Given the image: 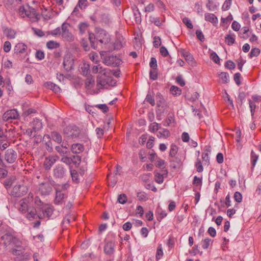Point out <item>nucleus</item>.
I'll use <instances>...</instances> for the list:
<instances>
[{
	"label": "nucleus",
	"instance_id": "2f4dec72",
	"mask_svg": "<svg viewBox=\"0 0 261 261\" xmlns=\"http://www.w3.org/2000/svg\"><path fill=\"white\" fill-rule=\"evenodd\" d=\"M89 39L90 40L91 47L96 49L97 48V45L95 44L96 42V33L94 34L93 33L89 34Z\"/></svg>",
	"mask_w": 261,
	"mask_h": 261
},
{
	"label": "nucleus",
	"instance_id": "f03ea898",
	"mask_svg": "<svg viewBox=\"0 0 261 261\" xmlns=\"http://www.w3.org/2000/svg\"><path fill=\"white\" fill-rule=\"evenodd\" d=\"M18 209L22 214H26L27 218L31 220L40 217L37 214V212L34 207L29 206L27 200L23 199L21 200L18 204Z\"/></svg>",
	"mask_w": 261,
	"mask_h": 261
},
{
	"label": "nucleus",
	"instance_id": "f257e3e1",
	"mask_svg": "<svg viewBox=\"0 0 261 261\" xmlns=\"http://www.w3.org/2000/svg\"><path fill=\"white\" fill-rule=\"evenodd\" d=\"M93 73H98L97 77V87L98 89L105 86H115L116 81L112 77V71L108 68H104L100 65L94 66L92 69Z\"/></svg>",
	"mask_w": 261,
	"mask_h": 261
},
{
	"label": "nucleus",
	"instance_id": "e2e57ef3",
	"mask_svg": "<svg viewBox=\"0 0 261 261\" xmlns=\"http://www.w3.org/2000/svg\"><path fill=\"white\" fill-rule=\"evenodd\" d=\"M150 67L151 69H156L157 67V63L156 60L155 58L152 57L150 59V62L149 63Z\"/></svg>",
	"mask_w": 261,
	"mask_h": 261
},
{
	"label": "nucleus",
	"instance_id": "7ed1b4c3",
	"mask_svg": "<svg viewBox=\"0 0 261 261\" xmlns=\"http://www.w3.org/2000/svg\"><path fill=\"white\" fill-rule=\"evenodd\" d=\"M55 181L48 179L39 185V191L42 195H48L52 191V187H54Z\"/></svg>",
	"mask_w": 261,
	"mask_h": 261
},
{
	"label": "nucleus",
	"instance_id": "bf43d9fd",
	"mask_svg": "<svg viewBox=\"0 0 261 261\" xmlns=\"http://www.w3.org/2000/svg\"><path fill=\"white\" fill-rule=\"evenodd\" d=\"M182 21H183L184 23H185L186 25L187 28L191 29L193 28V25L191 22V21L188 18L184 17L182 19Z\"/></svg>",
	"mask_w": 261,
	"mask_h": 261
},
{
	"label": "nucleus",
	"instance_id": "dca6fc26",
	"mask_svg": "<svg viewBox=\"0 0 261 261\" xmlns=\"http://www.w3.org/2000/svg\"><path fill=\"white\" fill-rule=\"evenodd\" d=\"M67 198V195L65 193L56 192V197L54 200V203L57 205L62 204L65 199Z\"/></svg>",
	"mask_w": 261,
	"mask_h": 261
},
{
	"label": "nucleus",
	"instance_id": "8fccbe9b",
	"mask_svg": "<svg viewBox=\"0 0 261 261\" xmlns=\"http://www.w3.org/2000/svg\"><path fill=\"white\" fill-rule=\"evenodd\" d=\"M145 100L149 102L152 106L155 105V100L153 96L149 93L147 94L145 98Z\"/></svg>",
	"mask_w": 261,
	"mask_h": 261
},
{
	"label": "nucleus",
	"instance_id": "a878e982",
	"mask_svg": "<svg viewBox=\"0 0 261 261\" xmlns=\"http://www.w3.org/2000/svg\"><path fill=\"white\" fill-rule=\"evenodd\" d=\"M114 244L112 242H108L105 246L104 251L108 255H110L113 253Z\"/></svg>",
	"mask_w": 261,
	"mask_h": 261
},
{
	"label": "nucleus",
	"instance_id": "5fc2aeb1",
	"mask_svg": "<svg viewBox=\"0 0 261 261\" xmlns=\"http://www.w3.org/2000/svg\"><path fill=\"white\" fill-rule=\"evenodd\" d=\"M160 124L156 122L152 123L149 126V129L153 132L160 129Z\"/></svg>",
	"mask_w": 261,
	"mask_h": 261
},
{
	"label": "nucleus",
	"instance_id": "69168bd1",
	"mask_svg": "<svg viewBox=\"0 0 261 261\" xmlns=\"http://www.w3.org/2000/svg\"><path fill=\"white\" fill-rule=\"evenodd\" d=\"M211 59L216 63L218 64L220 62V59L217 54L213 52L211 54Z\"/></svg>",
	"mask_w": 261,
	"mask_h": 261
},
{
	"label": "nucleus",
	"instance_id": "13d9d810",
	"mask_svg": "<svg viewBox=\"0 0 261 261\" xmlns=\"http://www.w3.org/2000/svg\"><path fill=\"white\" fill-rule=\"evenodd\" d=\"M70 174H71V176L72 180L74 182H78L79 179H78V174H77V172L75 170H71Z\"/></svg>",
	"mask_w": 261,
	"mask_h": 261
},
{
	"label": "nucleus",
	"instance_id": "58836bf2",
	"mask_svg": "<svg viewBox=\"0 0 261 261\" xmlns=\"http://www.w3.org/2000/svg\"><path fill=\"white\" fill-rule=\"evenodd\" d=\"M174 121V117L172 115H169L167 119L164 121L163 125L165 126H169L170 124L173 123Z\"/></svg>",
	"mask_w": 261,
	"mask_h": 261
},
{
	"label": "nucleus",
	"instance_id": "aec40b11",
	"mask_svg": "<svg viewBox=\"0 0 261 261\" xmlns=\"http://www.w3.org/2000/svg\"><path fill=\"white\" fill-rule=\"evenodd\" d=\"M48 139L51 138L54 141L58 143H61L62 141V137L61 135L57 132H53L50 134V137L49 135H46Z\"/></svg>",
	"mask_w": 261,
	"mask_h": 261
},
{
	"label": "nucleus",
	"instance_id": "6ab92c4d",
	"mask_svg": "<svg viewBox=\"0 0 261 261\" xmlns=\"http://www.w3.org/2000/svg\"><path fill=\"white\" fill-rule=\"evenodd\" d=\"M69 187V185L68 183L64 184H54V188L56 192L58 193H65V191Z\"/></svg>",
	"mask_w": 261,
	"mask_h": 261
},
{
	"label": "nucleus",
	"instance_id": "9b49d317",
	"mask_svg": "<svg viewBox=\"0 0 261 261\" xmlns=\"http://www.w3.org/2000/svg\"><path fill=\"white\" fill-rule=\"evenodd\" d=\"M19 116L18 112L15 109L10 110L6 111L3 116L4 121H8L12 119H16Z\"/></svg>",
	"mask_w": 261,
	"mask_h": 261
},
{
	"label": "nucleus",
	"instance_id": "49530a36",
	"mask_svg": "<svg viewBox=\"0 0 261 261\" xmlns=\"http://www.w3.org/2000/svg\"><path fill=\"white\" fill-rule=\"evenodd\" d=\"M251 163L252 167H254L256 164V163L258 160V156L256 155L253 151H252L251 152Z\"/></svg>",
	"mask_w": 261,
	"mask_h": 261
},
{
	"label": "nucleus",
	"instance_id": "a19ab883",
	"mask_svg": "<svg viewBox=\"0 0 261 261\" xmlns=\"http://www.w3.org/2000/svg\"><path fill=\"white\" fill-rule=\"evenodd\" d=\"M195 166L198 172H201L203 170V168L200 159L197 158L195 164Z\"/></svg>",
	"mask_w": 261,
	"mask_h": 261
},
{
	"label": "nucleus",
	"instance_id": "412c9836",
	"mask_svg": "<svg viewBox=\"0 0 261 261\" xmlns=\"http://www.w3.org/2000/svg\"><path fill=\"white\" fill-rule=\"evenodd\" d=\"M31 126L35 132L38 131L42 127V123L38 119H34L31 123Z\"/></svg>",
	"mask_w": 261,
	"mask_h": 261
},
{
	"label": "nucleus",
	"instance_id": "a211bd4d",
	"mask_svg": "<svg viewBox=\"0 0 261 261\" xmlns=\"http://www.w3.org/2000/svg\"><path fill=\"white\" fill-rule=\"evenodd\" d=\"M84 150V146L80 143H75L71 146V150L73 153L79 154L82 152Z\"/></svg>",
	"mask_w": 261,
	"mask_h": 261
},
{
	"label": "nucleus",
	"instance_id": "4d7b16f0",
	"mask_svg": "<svg viewBox=\"0 0 261 261\" xmlns=\"http://www.w3.org/2000/svg\"><path fill=\"white\" fill-rule=\"evenodd\" d=\"M231 4V0H226L222 7L223 11H226L230 8Z\"/></svg>",
	"mask_w": 261,
	"mask_h": 261
},
{
	"label": "nucleus",
	"instance_id": "6e6d98bb",
	"mask_svg": "<svg viewBox=\"0 0 261 261\" xmlns=\"http://www.w3.org/2000/svg\"><path fill=\"white\" fill-rule=\"evenodd\" d=\"M137 197L141 201H146L147 199L146 193L143 192H138Z\"/></svg>",
	"mask_w": 261,
	"mask_h": 261
},
{
	"label": "nucleus",
	"instance_id": "c03bdc74",
	"mask_svg": "<svg viewBox=\"0 0 261 261\" xmlns=\"http://www.w3.org/2000/svg\"><path fill=\"white\" fill-rule=\"evenodd\" d=\"M149 21L153 23L155 25L158 27H160L162 23L160 20V18L159 17H154L153 16H150L149 17Z\"/></svg>",
	"mask_w": 261,
	"mask_h": 261
},
{
	"label": "nucleus",
	"instance_id": "9d476101",
	"mask_svg": "<svg viewBox=\"0 0 261 261\" xmlns=\"http://www.w3.org/2000/svg\"><path fill=\"white\" fill-rule=\"evenodd\" d=\"M66 173V169L62 165H57L53 169V176L55 178H62Z\"/></svg>",
	"mask_w": 261,
	"mask_h": 261
},
{
	"label": "nucleus",
	"instance_id": "f3484780",
	"mask_svg": "<svg viewBox=\"0 0 261 261\" xmlns=\"http://www.w3.org/2000/svg\"><path fill=\"white\" fill-rule=\"evenodd\" d=\"M6 167L4 162L2 159L1 153H0V178H5L8 175V171L5 168Z\"/></svg>",
	"mask_w": 261,
	"mask_h": 261
},
{
	"label": "nucleus",
	"instance_id": "ea45409f",
	"mask_svg": "<svg viewBox=\"0 0 261 261\" xmlns=\"http://www.w3.org/2000/svg\"><path fill=\"white\" fill-rule=\"evenodd\" d=\"M81 72L84 75H87L90 72V66L89 64H84L81 67Z\"/></svg>",
	"mask_w": 261,
	"mask_h": 261
},
{
	"label": "nucleus",
	"instance_id": "6e6552de",
	"mask_svg": "<svg viewBox=\"0 0 261 261\" xmlns=\"http://www.w3.org/2000/svg\"><path fill=\"white\" fill-rule=\"evenodd\" d=\"M21 242L16 237L13 239L12 243L11 244L14 245L16 248L12 250V254L15 255H19L24 252V248L21 246Z\"/></svg>",
	"mask_w": 261,
	"mask_h": 261
},
{
	"label": "nucleus",
	"instance_id": "052dcab7",
	"mask_svg": "<svg viewBox=\"0 0 261 261\" xmlns=\"http://www.w3.org/2000/svg\"><path fill=\"white\" fill-rule=\"evenodd\" d=\"M211 242L212 240L208 238L203 240L202 241V248L204 249H207Z\"/></svg>",
	"mask_w": 261,
	"mask_h": 261
},
{
	"label": "nucleus",
	"instance_id": "09e8293b",
	"mask_svg": "<svg viewBox=\"0 0 261 261\" xmlns=\"http://www.w3.org/2000/svg\"><path fill=\"white\" fill-rule=\"evenodd\" d=\"M71 219L74 220L75 219V216L73 215H68L64 218L63 223L64 224H69Z\"/></svg>",
	"mask_w": 261,
	"mask_h": 261
},
{
	"label": "nucleus",
	"instance_id": "7c9ffc66",
	"mask_svg": "<svg viewBox=\"0 0 261 261\" xmlns=\"http://www.w3.org/2000/svg\"><path fill=\"white\" fill-rule=\"evenodd\" d=\"M26 46L22 43H18L14 47V53L16 54L23 53L25 50Z\"/></svg>",
	"mask_w": 261,
	"mask_h": 261
},
{
	"label": "nucleus",
	"instance_id": "423d86ee",
	"mask_svg": "<svg viewBox=\"0 0 261 261\" xmlns=\"http://www.w3.org/2000/svg\"><path fill=\"white\" fill-rule=\"evenodd\" d=\"M102 59L103 63L108 66H119L122 62L120 59L113 55L104 57Z\"/></svg>",
	"mask_w": 261,
	"mask_h": 261
},
{
	"label": "nucleus",
	"instance_id": "37998d69",
	"mask_svg": "<svg viewBox=\"0 0 261 261\" xmlns=\"http://www.w3.org/2000/svg\"><path fill=\"white\" fill-rule=\"evenodd\" d=\"M225 42L228 45H231L233 44L234 42L235 39L234 38L230 35H227L225 37Z\"/></svg>",
	"mask_w": 261,
	"mask_h": 261
},
{
	"label": "nucleus",
	"instance_id": "1a4fd4ad",
	"mask_svg": "<svg viewBox=\"0 0 261 261\" xmlns=\"http://www.w3.org/2000/svg\"><path fill=\"white\" fill-rule=\"evenodd\" d=\"M17 158V154L13 149H8L5 151L4 158L8 163L12 164L14 163Z\"/></svg>",
	"mask_w": 261,
	"mask_h": 261
},
{
	"label": "nucleus",
	"instance_id": "0eeeda50",
	"mask_svg": "<svg viewBox=\"0 0 261 261\" xmlns=\"http://www.w3.org/2000/svg\"><path fill=\"white\" fill-rule=\"evenodd\" d=\"M28 188L24 185H15L11 192V194L14 197H21L27 192Z\"/></svg>",
	"mask_w": 261,
	"mask_h": 261
},
{
	"label": "nucleus",
	"instance_id": "a18cd8bd",
	"mask_svg": "<svg viewBox=\"0 0 261 261\" xmlns=\"http://www.w3.org/2000/svg\"><path fill=\"white\" fill-rule=\"evenodd\" d=\"M163 255V251L162 249V245L160 244L159 245L156 253V260H159L162 258Z\"/></svg>",
	"mask_w": 261,
	"mask_h": 261
},
{
	"label": "nucleus",
	"instance_id": "39448f33",
	"mask_svg": "<svg viewBox=\"0 0 261 261\" xmlns=\"http://www.w3.org/2000/svg\"><path fill=\"white\" fill-rule=\"evenodd\" d=\"M69 27L70 25L67 23L64 22L62 24L61 37L64 40L71 42L74 40V37L69 30Z\"/></svg>",
	"mask_w": 261,
	"mask_h": 261
},
{
	"label": "nucleus",
	"instance_id": "c85d7f7f",
	"mask_svg": "<svg viewBox=\"0 0 261 261\" xmlns=\"http://www.w3.org/2000/svg\"><path fill=\"white\" fill-rule=\"evenodd\" d=\"M170 134L168 130L160 128V130L158 132L157 136L160 138H167L170 136Z\"/></svg>",
	"mask_w": 261,
	"mask_h": 261
},
{
	"label": "nucleus",
	"instance_id": "4468645a",
	"mask_svg": "<svg viewBox=\"0 0 261 261\" xmlns=\"http://www.w3.org/2000/svg\"><path fill=\"white\" fill-rule=\"evenodd\" d=\"M56 161L57 157L54 156H49L46 158L43 163L44 168L46 170H49Z\"/></svg>",
	"mask_w": 261,
	"mask_h": 261
},
{
	"label": "nucleus",
	"instance_id": "680f3d73",
	"mask_svg": "<svg viewBox=\"0 0 261 261\" xmlns=\"http://www.w3.org/2000/svg\"><path fill=\"white\" fill-rule=\"evenodd\" d=\"M150 78L152 80L158 79V73L156 69H151L149 72Z\"/></svg>",
	"mask_w": 261,
	"mask_h": 261
},
{
	"label": "nucleus",
	"instance_id": "2eb2a0df",
	"mask_svg": "<svg viewBox=\"0 0 261 261\" xmlns=\"http://www.w3.org/2000/svg\"><path fill=\"white\" fill-rule=\"evenodd\" d=\"M14 238L12 233L9 231L1 237V240L4 241L5 245H9L12 243Z\"/></svg>",
	"mask_w": 261,
	"mask_h": 261
},
{
	"label": "nucleus",
	"instance_id": "b1692460",
	"mask_svg": "<svg viewBox=\"0 0 261 261\" xmlns=\"http://www.w3.org/2000/svg\"><path fill=\"white\" fill-rule=\"evenodd\" d=\"M44 86L47 88L52 90L55 93H58V92H60V90H61L60 88L57 85H56L50 82H46L44 84Z\"/></svg>",
	"mask_w": 261,
	"mask_h": 261
},
{
	"label": "nucleus",
	"instance_id": "603ef678",
	"mask_svg": "<svg viewBox=\"0 0 261 261\" xmlns=\"http://www.w3.org/2000/svg\"><path fill=\"white\" fill-rule=\"evenodd\" d=\"M118 201L120 203L124 204L127 201V197L125 194H121L119 195Z\"/></svg>",
	"mask_w": 261,
	"mask_h": 261
},
{
	"label": "nucleus",
	"instance_id": "79ce46f5",
	"mask_svg": "<svg viewBox=\"0 0 261 261\" xmlns=\"http://www.w3.org/2000/svg\"><path fill=\"white\" fill-rule=\"evenodd\" d=\"M19 15L22 17H24L25 16L29 17L30 16V14L27 13V10L25 9L24 6H21L19 8Z\"/></svg>",
	"mask_w": 261,
	"mask_h": 261
},
{
	"label": "nucleus",
	"instance_id": "ddd939ff",
	"mask_svg": "<svg viewBox=\"0 0 261 261\" xmlns=\"http://www.w3.org/2000/svg\"><path fill=\"white\" fill-rule=\"evenodd\" d=\"M63 66L65 69L69 71L73 69L74 66V61L70 55L65 56L64 58Z\"/></svg>",
	"mask_w": 261,
	"mask_h": 261
},
{
	"label": "nucleus",
	"instance_id": "20e7f679",
	"mask_svg": "<svg viewBox=\"0 0 261 261\" xmlns=\"http://www.w3.org/2000/svg\"><path fill=\"white\" fill-rule=\"evenodd\" d=\"M111 39L109 34L104 30L99 29L96 32V42H99L102 44H108Z\"/></svg>",
	"mask_w": 261,
	"mask_h": 261
},
{
	"label": "nucleus",
	"instance_id": "393cba45",
	"mask_svg": "<svg viewBox=\"0 0 261 261\" xmlns=\"http://www.w3.org/2000/svg\"><path fill=\"white\" fill-rule=\"evenodd\" d=\"M206 7L208 10L214 11L218 9V4L214 0H208Z\"/></svg>",
	"mask_w": 261,
	"mask_h": 261
},
{
	"label": "nucleus",
	"instance_id": "4be33fe9",
	"mask_svg": "<svg viewBox=\"0 0 261 261\" xmlns=\"http://www.w3.org/2000/svg\"><path fill=\"white\" fill-rule=\"evenodd\" d=\"M205 20L211 22L214 25H216L218 21L217 17L214 14L208 13L205 14Z\"/></svg>",
	"mask_w": 261,
	"mask_h": 261
},
{
	"label": "nucleus",
	"instance_id": "de8ad7c7",
	"mask_svg": "<svg viewBox=\"0 0 261 261\" xmlns=\"http://www.w3.org/2000/svg\"><path fill=\"white\" fill-rule=\"evenodd\" d=\"M171 93L174 95H180L181 90L177 87L172 86L170 89Z\"/></svg>",
	"mask_w": 261,
	"mask_h": 261
},
{
	"label": "nucleus",
	"instance_id": "4c0bfd02",
	"mask_svg": "<svg viewBox=\"0 0 261 261\" xmlns=\"http://www.w3.org/2000/svg\"><path fill=\"white\" fill-rule=\"evenodd\" d=\"M156 98L157 99V105L159 107H163V104L165 102V99L163 97V96L160 93H158L156 95Z\"/></svg>",
	"mask_w": 261,
	"mask_h": 261
},
{
	"label": "nucleus",
	"instance_id": "864d4df0",
	"mask_svg": "<svg viewBox=\"0 0 261 261\" xmlns=\"http://www.w3.org/2000/svg\"><path fill=\"white\" fill-rule=\"evenodd\" d=\"M56 151L61 155L67 154L68 151L67 150L62 148L61 146H57L55 147Z\"/></svg>",
	"mask_w": 261,
	"mask_h": 261
},
{
	"label": "nucleus",
	"instance_id": "5701e85b",
	"mask_svg": "<svg viewBox=\"0 0 261 261\" xmlns=\"http://www.w3.org/2000/svg\"><path fill=\"white\" fill-rule=\"evenodd\" d=\"M81 130L80 128L76 126H73L71 127L70 134L68 137L72 138H75L80 136Z\"/></svg>",
	"mask_w": 261,
	"mask_h": 261
},
{
	"label": "nucleus",
	"instance_id": "72a5a7b5",
	"mask_svg": "<svg viewBox=\"0 0 261 261\" xmlns=\"http://www.w3.org/2000/svg\"><path fill=\"white\" fill-rule=\"evenodd\" d=\"M14 180L15 178L13 177H10L5 180L3 182L5 187L7 189L10 188L12 185Z\"/></svg>",
	"mask_w": 261,
	"mask_h": 261
},
{
	"label": "nucleus",
	"instance_id": "0e129e2a",
	"mask_svg": "<svg viewBox=\"0 0 261 261\" xmlns=\"http://www.w3.org/2000/svg\"><path fill=\"white\" fill-rule=\"evenodd\" d=\"M234 199L237 202H241L242 200V195L239 192H236L234 194Z\"/></svg>",
	"mask_w": 261,
	"mask_h": 261
},
{
	"label": "nucleus",
	"instance_id": "c9c22d12",
	"mask_svg": "<svg viewBox=\"0 0 261 261\" xmlns=\"http://www.w3.org/2000/svg\"><path fill=\"white\" fill-rule=\"evenodd\" d=\"M60 44L56 41H49L47 42L46 46L48 49H53L59 47Z\"/></svg>",
	"mask_w": 261,
	"mask_h": 261
},
{
	"label": "nucleus",
	"instance_id": "cd10ccee",
	"mask_svg": "<svg viewBox=\"0 0 261 261\" xmlns=\"http://www.w3.org/2000/svg\"><path fill=\"white\" fill-rule=\"evenodd\" d=\"M4 33L9 39H14L15 37L16 32L11 28L5 29Z\"/></svg>",
	"mask_w": 261,
	"mask_h": 261
},
{
	"label": "nucleus",
	"instance_id": "bb28decb",
	"mask_svg": "<svg viewBox=\"0 0 261 261\" xmlns=\"http://www.w3.org/2000/svg\"><path fill=\"white\" fill-rule=\"evenodd\" d=\"M44 216H46L47 218H49L53 214L54 210L53 207L49 206H45L41 207Z\"/></svg>",
	"mask_w": 261,
	"mask_h": 261
},
{
	"label": "nucleus",
	"instance_id": "338daca9",
	"mask_svg": "<svg viewBox=\"0 0 261 261\" xmlns=\"http://www.w3.org/2000/svg\"><path fill=\"white\" fill-rule=\"evenodd\" d=\"M62 33V28L60 29L59 27L56 28V29L51 31L50 32V34L53 36H58L61 35V36Z\"/></svg>",
	"mask_w": 261,
	"mask_h": 261
},
{
	"label": "nucleus",
	"instance_id": "3c124183",
	"mask_svg": "<svg viewBox=\"0 0 261 261\" xmlns=\"http://www.w3.org/2000/svg\"><path fill=\"white\" fill-rule=\"evenodd\" d=\"M260 53V50L257 48H253L251 49L249 56L250 58L257 57Z\"/></svg>",
	"mask_w": 261,
	"mask_h": 261
},
{
	"label": "nucleus",
	"instance_id": "f8f14e48",
	"mask_svg": "<svg viewBox=\"0 0 261 261\" xmlns=\"http://www.w3.org/2000/svg\"><path fill=\"white\" fill-rule=\"evenodd\" d=\"M154 174L155 181L158 184H162L164 178L167 175L168 171L167 170L163 168L160 171H155Z\"/></svg>",
	"mask_w": 261,
	"mask_h": 261
},
{
	"label": "nucleus",
	"instance_id": "c756f323",
	"mask_svg": "<svg viewBox=\"0 0 261 261\" xmlns=\"http://www.w3.org/2000/svg\"><path fill=\"white\" fill-rule=\"evenodd\" d=\"M85 83L87 88H92L93 87L95 83V80L94 77L91 75L88 76L85 80Z\"/></svg>",
	"mask_w": 261,
	"mask_h": 261
},
{
	"label": "nucleus",
	"instance_id": "f704fd0d",
	"mask_svg": "<svg viewBox=\"0 0 261 261\" xmlns=\"http://www.w3.org/2000/svg\"><path fill=\"white\" fill-rule=\"evenodd\" d=\"M219 76L221 79L222 83L224 84L228 83L229 81V75L226 72H221L219 74Z\"/></svg>",
	"mask_w": 261,
	"mask_h": 261
},
{
	"label": "nucleus",
	"instance_id": "473e14b6",
	"mask_svg": "<svg viewBox=\"0 0 261 261\" xmlns=\"http://www.w3.org/2000/svg\"><path fill=\"white\" fill-rule=\"evenodd\" d=\"M88 26V24L86 22H81L79 24L78 28L79 29L80 35H82L86 33L87 31Z\"/></svg>",
	"mask_w": 261,
	"mask_h": 261
},
{
	"label": "nucleus",
	"instance_id": "e433bc0d",
	"mask_svg": "<svg viewBox=\"0 0 261 261\" xmlns=\"http://www.w3.org/2000/svg\"><path fill=\"white\" fill-rule=\"evenodd\" d=\"M178 151V147L174 144H171L170 146V149L169 152V155L170 156L173 158L175 156V155L176 154L177 152Z\"/></svg>",
	"mask_w": 261,
	"mask_h": 261
},
{
	"label": "nucleus",
	"instance_id": "774afa93",
	"mask_svg": "<svg viewBox=\"0 0 261 261\" xmlns=\"http://www.w3.org/2000/svg\"><path fill=\"white\" fill-rule=\"evenodd\" d=\"M225 66L228 69H233L235 68L236 65L232 61L228 60L225 63Z\"/></svg>",
	"mask_w": 261,
	"mask_h": 261
}]
</instances>
